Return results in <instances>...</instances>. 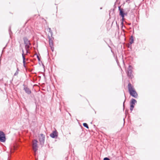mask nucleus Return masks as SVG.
<instances>
[{
	"mask_svg": "<svg viewBox=\"0 0 160 160\" xmlns=\"http://www.w3.org/2000/svg\"><path fill=\"white\" fill-rule=\"evenodd\" d=\"M128 91L130 95L133 97L137 98L138 97V94L130 82L128 84Z\"/></svg>",
	"mask_w": 160,
	"mask_h": 160,
	"instance_id": "obj_1",
	"label": "nucleus"
},
{
	"mask_svg": "<svg viewBox=\"0 0 160 160\" xmlns=\"http://www.w3.org/2000/svg\"><path fill=\"white\" fill-rule=\"evenodd\" d=\"M118 10L119 11V15L122 17L121 22V24L122 25V28L123 27V22L124 20V10L123 8H121V6L118 7Z\"/></svg>",
	"mask_w": 160,
	"mask_h": 160,
	"instance_id": "obj_2",
	"label": "nucleus"
},
{
	"mask_svg": "<svg viewBox=\"0 0 160 160\" xmlns=\"http://www.w3.org/2000/svg\"><path fill=\"white\" fill-rule=\"evenodd\" d=\"M133 68L132 66L129 65L128 68L127 72V75L129 78L132 79L133 78V75L132 74Z\"/></svg>",
	"mask_w": 160,
	"mask_h": 160,
	"instance_id": "obj_3",
	"label": "nucleus"
},
{
	"mask_svg": "<svg viewBox=\"0 0 160 160\" xmlns=\"http://www.w3.org/2000/svg\"><path fill=\"white\" fill-rule=\"evenodd\" d=\"M24 44L25 45V49L29 48L31 44L30 43V41L28 39L27 37H24L23 38Z\"/></svg>",
	"mask_w": 160,
	"mask_h": 160,
	"instance_id": "obj_4",
	"label": "nucleus"
},
{
	"mask_svg": "<svg viewBox=\"0 0 160 160\" xmlns=\"http://www.w3.org/2000/svg\"><path fill=\"white\" fill-rule=\"evenodd\" d=\"M45 139V136L43 134H41L39 138V141L41 147H42L44 144Z\"/></svg>",
	"mask_w": 160,
	"mask_h": 160,
	"instance_id": "obj_5",
	"label": "nucleus"
},
{
	"mask_svg": "<svg viewBox=\"0 0 160 160\" xmlns=\"http://www.w3.org/2000/svg\"><path fill=\"white\" fill-rule=\"evenodd\" d=\"M137 101L134 98H132L130 102V110L132 112L133 109L134 107V105L135 103H137Z\"/></svg>",
	"mask_w": 160,
	"mask_h": 160,
	"instance_id": "obj_6",
	"label": "nucleus"
},
{
	"mask_svg": "<svg viewBox=\"0 0 160 160\" xmlns=\"http://www.w3.org/2000/svg\"><path fill=\"white\" fill-rule=\"evenodd\" d=\"M6 141L5 134L2 131H0V141L4 142Z\"/></svg>",
	"mask_w": 160,
	"mask_h": 160,
	"instance_id": "obj_7",
	"label": "nucleus"
},
{
	"mask_svg": "<svg viewBox=\"0 0 160 160\" xmlns=\"http://www.w3.org/2000/svg\"><path fill=\"white\" fill-rule=\"evenodd\" d=\"M37 142L38 141L37 140H34L33 142L32 147L34 152H36L38 150Z\"/></svg>",
	"mask_w": 160,
	"mask_h": 160,
	"instance_id": "obj_8",
	"label": "nucleus"
},
{
	"mask_svg": "<svg viewBox=\"0 0 160 160\" xmlns=\"http://www.w3.org/2000/svg\"><path fill=\"white\" fill-rule=\"evenodd\" d=\"M23 90L25 91V92L28 94L30 95L31 93V90L25 84L23 85Z\"/></svg>",
	"mask_w": 160,
	"mask_h": 160,
	"instance_id": "obj_9",
	"label": "nucleus"
},
{
	"mask_svg": "<svg viewBox=\"0 0 160 160\" xmlns=\"http://www.w3.org/2000/svg\"><path fill=\"white\" fill-rule=\"evenodd\" d=\"M57 134V132L55 130L50 134V136L52 138H55L56 137H57L58 136V135Z\"/></svg>",
	"mask_w": 160,
	"mask_h": 160,
	"instance_id": "obj_10",
	"label": "nucleus"
},
{
	"mask_svg": "<svg viewBox=\"0 0 160 160\" xmlns=\"http://www.w3.org/2000/svg\"><path fill=\"white\" fill-rule=\"evenodd\" d=\"M48 38H49V46H53V39H52L49 36H48Z\"/></svg>",
	"mask_w": 160,
	"mask_h": 160,
	"instance_id": "obj_11",
	"label": "nucleus"
},
{
	"mask_svg": "<svg viewBox=\"0 0 160 160\" xmlns=\"http://www.w3.org/2000/svg\"><path fill=\"white\" fill-rule=\"evenodd\" d=\"M134 39L133 36L132 35L130 37V41L129 42V45H131L133 43Z\"/></svg>",
	"mask_w": 160,
	"mask_h": 160,
	"instance_id": "obj_12",
	"label": "nucleus"
},
{
	"mask_svg": "<svg viewBox=\"0 0 160 160\" xmlns=\"http://www.w3.org/2000/svg\"><path fill=\"white\" fill-rule=\"evenodd\" d=\"M19 70L18 66H17V70L16 72L14 74V76H16L18 74V72Z\"/></svg>",
	"mask_w": 160,
	"mask_h": 160,
	"instance_id": "obj_13",
	"label": "nucleus"
},
{
	"mask_svg": "<svg viewBox=\"0 0 160 160\" xmlns=\"http://www.w3.org/2000/svg\"><path fill=\"white\" fill-rule=\"evenodd\" d=\"M22 59L23 58H25V54L24 53V51L23 49L22 48Z\"/></svg>",
	"mask_w": 160,
	"mask_h": 160,
	"instance_id": "obj_14",
	"label": "nucleus"
},
{
	"mask_svg": "<svg viewBox=\"0 0 160 160\" xmlns=\"http://www.w3.org/2000/svg\"><path fill=\"white\" fill-rule=\"evenodd\" d=\"M83 125L84 127H85L86 128H87L88 129L89 128V127L88 126V124L87 123H84L83 124Z\"/></svg>",
	"mask_w": 160,
	"mask_h": 160,
	"instance_id": "obj_15",
	"label": "nucleus"
},
{
	"mask_svg": "<svg viewBox=\"0 0 160 160\" xmlns=\"http://www.w3.org/2000/svg\"><path fill=\"white\" fill-rule=\"evenodd\" d=\"M23 59V66L24 67H26V66L25 65V58H23V59Z\"/></svg>",
	"mask_w": 160,
	"mask_h": 160,
	"instance_id": "obj_16",
	"label": "nucleus"
},
{
	"mask_svg": "<svg viewBox=\"0 0 160 160\" xmlns=\"http://www.w3.org/2000/svg\"><path fill=\"white\" fill-rule=\"evenodd\" d=\"M124 97H125V100L123 102V109H124V107H125V105H124V103L125 102V101H126V96H125V93L124 92Z\"/></svg>",
	"mask_w": 160,
	"mask_h": 160,
	"instance_id": "obj_17",
	"label": "nucleus"
},
{
	"mask_svg": "<svg viewBox=\"0 0 160 160\" xmlns=\"http://www.w3.org/2000/svg\"><path fill=\"white\" fill-rule=\"evenodd\" d=\"M9 32L10 35L11 36V34H12V32L11 31L10 27H9Z\"/></svg>",
	"mask_w": 160,
	"mask_h": 160,
	"instance_id": "obj_18",
	"label": "nucleus"
},
{
	"mask_svg": "<svg viewBox=\"0 0 160 160\" xmlns=\"http://www.w3.org/2000/svg\"><path fill=\"white\" fill-rule=\"evenodd\" d=\"M50 47H51V48L52 51L53 52L54 50V48L53 47V46H50Z\"/></svg>",
	"mask_w": 160,
	"mask_h": 160,
	"instance_id": "obj_19",
	"label": "nucleus"
},
{
	"mask_svg": "<svg viewBox=\"0 0 160 160\" xmlns=\"http://www.w3.org/2000/svg\"><path fill=\"white\" fill-rule=\"evenodd\" d=\"M35 55H37V58L38 61H40V58L39 57L38 55H37V54H36Z\"/></svg>",
	"mask_w": 160,
	"mask_h": 160,
	"instance_id": "obj_20",
	"label": "nucleus"
},
{
	"mask_svg": "<svg viewBox=\"0 0 160 160\" xmlns=\"http://www.w3.org/2000/svg\"><path fill=\"white\" fill-rule=\"evenodd\" d=\"M103 160H110V159L107 157L104 158L103 159Z\"/></svg>",
	"mask_w": 160,
	"mask_h": 160,
	"instance_id": "obj_21",
	"label": "nucleus"
},
{
	"mask_svg": "<svg viewBox=\"0 0 160 160\" xmlns=\"http://www.w3.org/2000/svg\"><path fill=\"white\" fill-rule=\"evenodd\" d=\"M29 48H27V49H25L26 50V54L28 53L29 52H28V49H29Z\"/></svg>",
	"mask_w": 160,
	"mask_h": 160,
	"instance_id": "obj_22",
	"label": "nucleus"
},
{
	"mask_svg": "<svg viewBox=\"0 0 160 160\" xmlns=\"http://www.w3.org/2000/svg\"><path fill=\"white\" fill-rule=\"evenodd\" d=\"M124 17H125V16H127L128 14V12H125L124 13Z\"/></svg>",
	"mask_w": 160,
	"mask_h": 160,
	"instance_id": "obj_23",
	"label": "nucleus"
},
{
	"mask_svg": "<svg viewBox=\"0 0 160 160\" xmlns=\"http://www.w3.org/2000/svg\"><path fill=\"white\" fill-rule=\"evenodd\" d=\"M49 32H51V29L50 28H49Z\"/></svg>",
	"mask_w": 160,
	"mask_h": 160,
	"instance_id": "obj_24",
	"label": "nucleus"
},
{
	"mask_svg": "<svg viewBox=\"0 0 160 160\" xmlns=\"http://www.w3.org/2000/svg\"><path fill=\"white\" fill-rule=\"evenodd\" d=\"M116 61H117V63H118V60H116Z\"/></svg>",
	"mask_w": 160,
	"mask_h": 160,
	"instance_id": "obj_25",
	"label": "nucleus"
},
{
	"mask_svg": "<svg viewBox=\"0 0 160 160\" xmlns=\"http://www.w3.org/2000/svg\"><path fill=\"white\" fill-rule=\"evenodd\" d=\"M42 65H43L44 67V66L43 64H42Z\"/></svg>",
	"mask_w": 160,
	"mask_h": 160,
	"instance_id": "obj_26",
	"label": "nucleus"
},
{
	"mask_svg": "<svg viewBox=\"0 0 160 160\" xmlns=\"http://www.w3.org/2000/svg\"><path fill=\"white\" fill-rule=\"evenodd\" d=\"M102 9V8H100V9Z\"/></svg>",
	"mask_w": 160,
	"mask_h": 160,
	"instance_id": "obj_27",
	"label": "nucleus"
}]
</instances>
